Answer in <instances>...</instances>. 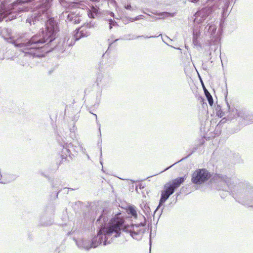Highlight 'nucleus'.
Wrapping results in <instances>:
<instances>
[{
  "instance_id": "7",
  "label": "nucleus",
  "mask_w": 253,
  "mask_h": 253,
  "mask_svg": "<svg viewBox=\"0 0 253 253\" xmlns=\"http://www.w3.org/2000/svg\"><path fill=\"white\" fill-rule=\"evenodd\" d=\"M227 106L228 108V111L226 112L227 115L224 118H222L218 124L216 125L215 128V134L219 135L221 133V128L226 122L238 123L239 112L236 109L231 107L228 102L226 101Z\"/></svg>"
},
{
  "instance_id": "15",
  "label": "nucleus",
  "mask_w": 253,
  "mask_h": 253,
  "mask_svg": "<svg viewBox=\"0 0 253 253\" xmlns=\"http://www.w3.org/2000/svg\"><path fill=\"white\" fill-rule=\"evenodd\" d=\"M153 14L157 16H153V18H154L155 20H160V19H165L168 17H173L175 14L176 12H169L167 11L164 12H158V11L155 10L153 12H151Z\"/></svg>"
},
{
  "instance_id": "27",
  "label": "nucleus",
  "mask_w": 253,
  "mask_h": 253,
  "mask_svg": "<svg viewBox=\"0 0 253 253\" xmlns=\"http://www.w3.org/2000/svg\"><path fill=\"white\" fill-rule=\"evenodd\" d=\"M82 204L83 203L82 202L78 201L74 203H72L71 206L75 212H78L81 211Z\"/></svg>"
},
{
  "instance_id": "40",
  "label": "nucleus",
  "mask_w": 253,
  "mask_h": 253,
  "mask_svg": "<svg viewBox=\"0 0 253 253\" xmlns=\"http://www.w3.org/2000/svg\"><path fill=\"white\" fill-rule=\"evenodd\" d=\"M187 0L191 2L195 3H197V2H198L200 0Z\"/></svg>"
},
{
  "instance_id": "9",
  "label": "nucleus",
  "mask_w": 253,
  "mask_h": 253,
  "mask_svg": "<svg viewBox=\"0 0 253 253\" xmlns=\"http://www.w3.org/2000/svg\"><path fill=\"white\" fill-rule=\"evenodd\" d=\"M93 26L91 22L87 23L85 25L77 28L73 32V36L71 37V42L68 43L70 45H74L75 42L79 41L81 38L86 37L90 35L88 29Z\"/></svg>"
},
{
  "instance_id": "4",
  "label": "nucleus",
  "mask_w": 253,
  "mask_h": 253,
  "mask_svg": "<svg viewBox=\"0 0 253 253\" xmlns=\"http://www.w3.org/2000/svg\"><path fill=\"white\" fill-rule=\"evenodd\" d=\"M186 177V175L183 176L178 177L167 183L165 185L164 188L161 192L159 205L154 212V217L156 214H157L158 218L160 217L164 207L160 211H159V209L164 205L165 202L169 197L173 194L175 191L184 182Z\"/></svg>"
},
{
  "instance_id": "5",
  "label": "nucleus",
  "mask_w": 253,
  "mask_h": 253,
  "mask_svg": "<svg viewBox=\"0 0 253 253\" xmlns=\"http://www.w3.org/2000/svg\"><path fill=\"white\" fill-rule=\"evenodd\" d=\"M238 186L241 191L236 194V200L241 204L250 207H253V185L248 182H240Z\"/></svg>"
},
{
  "instance_id": "31",
  "label": "nucleus",
  "mask_w": 253,
  "mask_h": 253,
  "mask_svg": "<svg viewBox=\"0 0 253 253\" xmlns=\"http://www.w3.org/2000/svg\"><path fill=\"white\" fill-rule=\"evenodd\" d=\"M144 17V16L143 15H139L138 16L135 17L134 18H130V19L129 20L131 22H134L135 21L142 19H143Z\"/></svg>"
},
{
  "instance_id": "16",
  "label": "nucleus",
  "mask_w": 253,
  "mask_h": 253,
  "mask_svg": "<svg viewBox=\"0 0 253 253\" xmlns=\"http://www.w3.org/2000/svg\"><path fill=\"white\" fill-rule=\"evenodd\" d=\"M105 56V54H103L102 56V60L100 63L99 69L100 71L107 69L108 68L112 67L114 64L113 58H109L108 59H106Z\"/></svg>"
},
{
  "instance_id": "28",
  "label": "nucleus",
  "mask_w": 253,
  "mask_h": 253,
  "mask_svg": "<svg viewBox=\"0 0 253 253\" xmlns=\"http://www.w3.org/2000/svg\"><path fill=\"white\" fill-rule=\"evenodd\" d=\"M140 206L143 212L145 213L146 215L150 214V208L147 204L143 203L142 204H141Z\"/></svg>"
},
{
  "instance_id": "10",
  "label": "nucleus",
  "mask_w": 253,
  "mask_h": 253,
  "mask_svg": "<svg viewBox=\"0 0 253 253\" xmlns=\"http://www.w3.org/2000/svg\"><path fill=\"white\" fill-rule=\"evenodd\" d=\"M59 144L62 147V150L61 151V153L60 154V157L61 158V161L60 163L58 164L57 168H58L64 161H68L69 162L70 160H72L73 159V156H74V154H73L71 152V151H75V146L72 143H66L64 141L62 142H59Z\"/></svg>"
},
{
  "instance_id": "33",
  "label": "nucleus",
  "mask_w": 253,
  "mask_h": 253,
  "mask_svg": "<svg viewBox=\"0 0 253 253\" xmlns=\"http://www.w3.org/2000/svg\"><path fill=\"white\" fill-rule=\"evenodd\" d=\"M158 36H146L145 37L143 35H142V36H137L136 38H132L131 39H137V38H146V39H149V38H156V37H158Z\"/></svg>"
},
{
  "instance_id": "34",
  "label": "nucleus",
  "mask_w": 253,
  "mask_h": 253,
  "mask_svg": "<svg viewBox=\"0 0 253 253\" xmlns=\"http://www.w3.org/2000/svg\"><path fill=\"white\" fill-rule=\"evenodd\" d=\"M125 8L127 10H129L130 11H133L135 10V8L131 6V5L130 4L125 5Z\"/></svg>"
},
{
  "instance_id": "24",
  "label": "nucleus",
  "mask_w": 253,
  "mask_h": 253,
  "mask_svg": "<svg viewBox=\"0 0 253 253\" xmlns=\"http://www.w3.org/2000/svg\"><path fill=\"white\" fill-rule=\"evenodd\" d=\"M126 211L133 218H136L137 215H138L137 213L136 208L133 205L128 206L126 209Z\"/></svg>"
},
{
  "instance_id": "32",
  "label": "nucleus",
  "mask_w": 253,
  "mask_h": 253,
  "mask_svg": "<svg viewBox=\"0 0 253 253\" xmlns=\"http://www.w3.org/2000/svg\"><path fill=\"white\" fill-rule=\"evenodd\" d=\"M76 129H77V128L75 126V124H74V125H73L72 128H70V129L71 137H73L75 135V132Z\"/></svg>"
},
{
  "instance_id": "23",
  "label": "nucleus",
  "mask_w": 253,
  "mask_h": 253,
  "mask_svg": "<svg viewBox=\"0 0 253 253\" xmlns=\"http://www.w3.org/2000/svg\"><path fill=\"white\" fill-rule=\"evenodd\" d=\"M216 31V27L212 24L208 23L204 28L205 33H208L211 36H213Z\"/></svg>"
},
{
  "instance_id": "3",
  "label": "nucleus",
  "mask_w": 253,
  "mask_h": 253,
  "mask_svg": "<svg viewBox=\"0 0 253 253\" xmlns=\"http://www.w3.org/2000/svg\"><path fill=\"white\" fill-rule=\"evenodd\" d=\"M26 0H16L7 5L6 0H0V21L6 19L11 21L21 16V14L30 8L26 6Z\"/></svg>"
},
{
  "instance_id": "41",
  "label": "nucleus",
  "mask_w": 253,
  "mask_h": 253,
  "mask_svg": "<svg viewBox=\"0 0 253 253\" xmlns=\"http://www.w3.org/2000/svg\"><path fill=\"white\" fill-rule=\"evenodd\" d=\"M28 238H29V240H32V234L31 233H30L28 234Z\"/></svg>"
},
{
  "instance_id": "13",
  "label": "nucleus",
  "mask_w": 253,
  "mask_h": 253,
  "mask_svg": "<svg viewBox=\"0 0 253 253\" xmlns=\"http://www.w3.org/2000/svg\"><path fill=\"white\" fill-rule=\"evenodd\" d=\"M238 123L241 126H246L253 122V114L245 111H240L238 114Z\"/></svg>"
},
{
  "instance_id": "38",
  "label": "nucleus",
  "mask_w": 253,
  "mask_h": 253,
  "mask_svg": "<svg viewBox=\"0 0 253 253\" xmlns=\"http://www.w3.org/2000/svg\"><path fill=\"white\" fill-rule=\"evenodd\" d=\"M214 48L213 49V47H212V46H211L210 47V50H213L214 51H216L217 50L218 46L216 45H214Z\"/></svg>"
},
{
  "instance_id": "51",
  "label": "nucleus",
  "mask_w": 253,
  "mask_h": 253,
  "mask_svg": "<svg viewBox=\"0 0 253 253\" xmlns=\"http://www.w3.org/2000/svg\"><path fill=\"white\" fill-rule=\"evenodd\" d=\"M143 187H142V186H140V188L141 189V188H143Z\"/></svg>"
},
{
  "instance_id": "50",
  "label": "nucleus",
  "mask_w": 253,
  "mask_h": 253,
  "mask_svg": "<svg viewBox=\"0 0 253 253\" xmlns=\"http://www.w3.org/2000/svg\"><path fill=\"white\" fill-rule=\"evenodd\" d=\"M94 115L95 116L96 119H97V115L96 114H94Z\"/></svg>"
},
{
  "instance_id": "37",
  "label": "nucleus",
  "mask_w": 253,
  "mask_h": 253,
  "mask_svg": "<svg viewBox=\"0 0 253 253\" xmlns=\"http://www.w3.org/2000/svg\"><path fill=\"white\" fill-rule=\"evenodd\" d=\"M100 164L102 165V162L101 161V158H102V148H101V144H100Z\"/></svg>"
},
{
  "instance_id": "21",
  "label": "nucleus",
  "mask_w": 253,
  "mask_h": 253,
  "mask_svg": "<svg viewBox=\"0 0 253 253\" xmlns=\"http://www.w3.org/2000/svg\"><path fill=\"white\" fill-rule=\"evenodd\" d=\"M200 144H198L196 147H194L193 148H189L188 151L189 152V154L186 156V157H183V158H182L180 160L175 162L174 164H172V165L170 166L169 167L166 168L164 170L160 172V173H162L163 172V171H166V170H168L169 168H171L172 166H173L174 165L178 163L179 162H181L185 159H186L187 158H188V157H189L191 155H192L196 151V150H197V149L200 147Z\"/></svg>"
},
{
  "instance_id": "45",
  "label": "nucleus",
  "mask_w": 253,
  "mask_h": 253,
  "mask_svg": "<svg viewBox=\"0 0 253 253\" xmlns=\"http://www.w3.org/2000/svg\"><path fill=\"white\" fill-rule=\"evenodd\" d=\"M42 175H43V176L45 177H47V175L44 174L42 172L41 173Z\"/></svg>"
},
{
  "instance_id": "42",
  "label": "nucleus",
  "mask_w": 253,
  "mask_h": 253,
  "mask_svg": "<svg viewBox=\"0 0 253 253\" xmlns=\"http://www.w3.org/2000/svg\"><path fill=\"white\" fill-rule=\"evenodd\" d=\"M180 192L176 193V197L175 198V203L176 202V201H177V198L178 197V196L180 195Z\"/></svg>"
},
{
  "instance_id": "43",
  "label": "nucleus",
  "mask_w": 253,
  "mask_h": 253,
  "mask_svg": "<svg viewBox=\"0 0 253 253\" xmlns=\"http://www.w3.org/2000/svg\"><path fill=\"white\" fill-rule=\"evenodd\" d=\"M56 252H57L58 253H60V251L59 250V248H57L56 250H55Z\"/></svg>"
},
{
  "instance_id": "20",
  "label": "nucleus",
  "mask_w": 253,
  "mask_h": 253,
  "mask_svg": "<svg viewBox=\"0 0 253 253\" xmlns=\"http://www.w3.org/2000/svg\"><path fill=\"white\" fill-rule=\"evenodd\" d=\"M53 223V219L47 216L45 213H43L40 216L39 225L41 226H48L52 225Z\"/></svg>"
},
{
  "instance_id": "12",
  "label": "nucleus",
  "mask_w": 253,
  "mask_h": 253,
  "mask_svg": "<svg viewBox=\"0 0 253 253\" xmlns=\"http://www.w3.org/2000/svg\"><path fill=\"white\" fill-rule=\"evenodd\" d=\"M0 35L5 40H10L9 42H11L14 45V46L20 48L21 50L25 53V55H29V53L26 52L28 51V49H24V47L22 46L20 47L17 45L16 46L15 44L16 42H18L19 43H25L27 42L29 39H27L24 42H20L19 40H12L10 38L11 30L5 27H0Z\"/></svg>"
},
{
  "instance_id": "11",
  "label": "nucleus",
  "mask_w": 253,
  "mask_h": 253,
  "mask_svg": "<svg viewBox=\"0 0 253 253\" xmlns=\"http://www.w3.org/2000/svg\"><path fill=\"white\" fill-rule=\"evenodd\" d=\"M211 173L205 169H198L192 175L191 182L196 185H200L208 180Z\"/></svg>"
},
{
  "instance_id": "22",
  "label": "nucleus",
  "mask_w": 253,
  "mask_h": 253,
  "mask_svg": "<svg viewBox=\"0 0 253 253\" xmlns=\"http://www.w3.org/2000/svg\"><path fill=\"white\" fill-rule=\"evenodd\" d=\"M200 80L204 92V94L207 98V100L208 101L209 104L210 105V106H211L213 104V100L212 97L211 95V93L205 87L204 82L202 81L201 77H200Z\"/></svg>"
},
{
  "instance_id": "29",
  "label": "nucleus",
  "mask_w": 253,
  "mask_h": 253,
  "mask_svg": "<svg viewBox=\"0 0 253 253\" xmlns=\"http://www.w3.org/2000/svg\"><path fill=\"white\" fill-rule=\"evenodd\" d=\"M106 2H104V5H111L112 6H115L116 2L115 0H106Z\"/></svg>"
},
{
  "instance_id": "25",
  "label": "nucleus",
  "mask_w": 253,
  "mask_h": 253,
  "mask_svg": "<svg viewBox=\"0 0 253 253\" xmlns=\"http://www.w3.org/2000/svg\"><path fill=\"white\" fill-rule=\"evenodd\" d=\"M67 20L69 21L73 22L75 24L79 23L81 21L80 15L68 14L67 16Z\"/></svg>"
},
{
  "instance_id": "14",
  "label": "nucleus",
  "mask_w": 253,
  "mask_h": 253,
  "mask_svg": "<svg viewBox=\"0 0 253 253\" xmlns=\"http://www.w3.org/2000/svg\"><path fill=\"white\" fill-rule=\"evenodd\" d=\"M111 83L112 78L109 76H103L101 74H98L97 75L96 79V83L97 85H100L103 88L108 87Z\"/></svg>"
},
{
  "instance_id": "18",
  "label": "nucleus",
  "mask_w": 253,
  "mask_h": 253,
  "mask_svg": "<svg viewBox=\"0 0 253 253\" xmlns=\"http://www.w3.org/2000/svg\"><path fill=\"white\" fill-rule=\"evenodd\" d=\"M61 181L59 179H56L54 180L52 182V192L51 194V197L53 198H57L59 192L61 191V189L59 186L61 184Z\"/></svg>"
},
{
  "instance_id": "46",
  "label": "nucleus",
  "mask_w": 253,
  "mask_h": 253,
  "mask_svg": "<svg viewBox=\"0 0 253 253\" xmlns=\"http://www.w3.org/2000/svg\"><path fill=\"white\" fill-rule=\"evenodd\" d=\"M78 118H79V116H75V118H74V120H78Z\"/></svg>"
},
{
  "instance_id": "6",
  "label": "nucleus",
  "mask_w": 253,
  "mask_h": 253,
  "mask_svg": "<svg viewBox=\"0 0 253 253\" xmlns=\"http://www.w3.org/2000/svg\"><path fill=\"white\" fill-rule=\"evenodd\" d=\"M92 1L95 2V6H84L89 18L91 19H100L101 18H106V16L108 15L114 16V13L113 12L102 10L99 8L100 5H104V2H106V0H92Z\"/></svg>"
},
{
  "instance_id": "2",
  "label": "nucleus",
  "mask_w": 253,
  "mask_h": 253,
  "mask_svg": "<svg viewBox=\"0 0 253 253\" xmlns=\"http://www.w3.org/2000/svg\"><path fill=\"white\" fill-rule=\"evenodd\" d=\"M44 25V31L42 29L25 43L16 42L15 45L28 49L26 52L29 55L39 58L52 51L63 52L67 46L70 47L73 45L68 43L71 42V38L68 37L60 39L55 45H53L52 42L56 39L57 34L59 31L58 23L53 18H49L46 20Z\"/></svg>"
},
{
  "instance_id": "30",
  "label": "nucleus",
  "mask_w": 253,
  "mask_h": 253,
  "mask_svg": "<svg viewBox=\"0 0 253 253\" xmlns=\"http://www.w3.org/2000/svg\"><path fill=\"white\" fill-rule=\"evenodd\" d=\"M216 115L219 118H222L223 116L226 115V112H223L222 110H221V108H220L219 110L218 111L217 110V109H216Z\"/></svg>"
},
{
  "instance_id": "19",
  "label": "nucleus",
  "mask_w": 253,
  "mask_h": 253,
  "mask_svg": "<svg viewBox=\"0 0 253 253\" xmlns=\"http://www.w3.org/2000/svg\"><path fill=\"white\" fill-rule=\"evenodd\" d=\"M81 1L79 3H71L69 4V8L71 10L70 13L68 14H74V15H80V11L79 10L82 8L83 9H86L84 7L85 5L82 6Z\"/></svg>"
},
{
  "instance_id": "48",
  "label": "nucleus",
  "mask_w": 253,
  "mask_h": 253,
  "mask_svg": "<svg viewBox=\"0 0 253 253\" xmlns=\"http://www.w3.org/2000/svg\"><path fill=\"white\" fill-rule=\"evenodd\" d=\"M52 72V71H49L48 74H50L51 73V72Z\"/></svg>"
},
{
  "instance_id": "47",
  "label": "nucleus",
  "mask_w": 253,
  "mask_h": 253,
  "mask_svg": "<svg viewBox=\"0 0 253 253\" xmlns=\"http://www.w3.org/2000/svg\"><path fill=\"white\" fill-rule=\"evenodd\" d=\"M68 189H70V190H75L76 189L68 188Z\"/></svg>"
},
{
  "instance_id": "26",
  "label": "nucleus",
  "mask_w": 253,
  "mask_h": 253,
  "mask_svg": "<svg viewBox=\"0 0 253 253\" xmlns=\"http://www.w3.org/2000/svg\"><path fill=\"white\" fill-rule=\"evenodd\" d=\"M111 17L115 18V16L114 17L111 16L110 15L106 16L105 18H101L100 19H104L106 21H108V24L109 25V29H111L113 26H116L118 25L117 23L113 19H111Z\"/></svg>"
},
{
  "instance_id": "1",
  "label": "nucleus",
  "mask_w": 253,
  "mask_h": 253,
  "mask_svg": "<svg viewBox=\"0 0 253 253\" xmlns=\"http://www.w3.org/2000/svg\"><path fill=\"white\" fill-rule=\"evenodd\" d=\"M125 212H122L120 211L114 212L111 209H104L96 222V224L100 227L97 236L91 239L90 244L87 241L82 240L76 241V244L80 248H84L88 251L102 243L104 246L110 244L113 238L120 236L122 231L129 233L135 240H141L146 229V217L139 213L136 218H134V223L128 225L125 223Z\"/></svg>"
},
{
  "instance_id": "17",
  "label": "nucleus",
  "mask_w": 253,
  "mask_h": 253,
  "mask_svg": "<svg viewBox=\"0 0 253 253\" xmlns=\"http://www.w3.org/2000/svg\"><path fill=\"white\" fill-rule=\"evenodd\" d=\"M192 35V42L194 46L196 47H202V44L200 42L201 33L199 27H194L193 29Z\"/></svg>"
},
{
  "instance_id": "35",
  "label": "nucleus",
  "mask_w": 253,
  "mask_h": 253,
  "mask_svg": "<svg viewBox=\"0 0 253 253\" xmlns=\"http://www.w3.org/2000/svg\"><path fill=\"white\" fill-rule=\"evenodd\" d=\"M240 130V126H238L236 127L235 129L234 130H231L230 133L231 134H232V133H234L235 132H238V131H239Z\"/></svg>"
},
{
  "instance_id": "39",
  "label": "nucleus",
  "mask_w": 253,
  "mask_h": 253,
  "mask_svg": "<svg viewBox=\"0 0 253 253\" xmlns=\"http://www.w3.org/2000/svg\"><path fill=\"white\" fill-rule=\"evenodd\" d=\"M151 244H152V240H151V233L150 234V240H149V245H150V249H151Z\"/></svg>"
},
{
  "instance_id": "8",
  "label": "nucleus",
  "mask_w": 253,
  "mask_h": 253,
  "mask_svg": "<svg viewBox=\"0 0 253 253\" xmlns=\"http://www.w3.org/2000/svg\"><path fill=\"white\" fill-rule=\"evenodd\" d=\"M216 188L218 190H223L228 192V190H234L236 186L235 180L233 178H230L226 175L218 174L215 176Z\"/></svg>"
},
{
  "instance_id": "44",
  "label": "nucleus",
  "mask_w": 253,
  "mask_h": 253,
  "mask_svg": "<svg viewBox=\"0 0 253 253\" xmlns=\"http://www.w3.org/2000/svg\"><path fill=\"white\" fill-rule=\"evenodd\" d=\"M152 176H148V177H147L146 178H145L144 179H142V180H141V181H143V180H145L146 179H148L149 178H150V177H151Z\"/></svg>"
},
{
  "instance_id": "36",
  "label": "nucleus",
  "mask_w": 253,
  "mask_h": 253,
  "mask_svg": "<svg viewBox=\"0 0 253 253\" xmlns=\"http://www.w3.org/2000/svg\"><path fill=\"white\" fill-rule=\"evenodd\" d=\"M99 132L100 138H99V141H98V145L100 143H101V142H102V140H101V130H100V125H99Z\"/></svg>"
},
{
  "instance_id": "49",
  "label": "nucleus",
  "mask_w": 253,
  "mask_h": 253,
  "mask_svg": "<svg viewBox=\"0 0 253 253\" xmlns=\"http://www.w3.org/2000/svg\"><path fill=\"white\" fill-rule=\"evenodd\" d=\"M70 234H71V232H68V234H67V235H69Z\"/></svg>"
}]
</instances>
